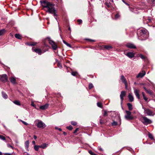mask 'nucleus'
<instances>
[{
  "instance_id": "1",
  "label": "nucleus",
  "mask_w": 155,
  "mask_h": 155,
  "mask_svg": "<svg viewBox=\"0 0 155 155\" xmlns=\"http://www.w3.org/2000/svg\"><path fill=\"white\" fill-rule=\"evenodd\" d=\"M40 2L42 7L47 8V10H46V12L53 14L54 17L57 16L54 4L46 0H41Z\"/></svg>"
},
{
  "instance_id": "2",
  "label": "nucleus",
  "mask_w": 155,
  "mask_h": 155,
  "mask_svg": "<svg viewBox=\"0 0 155 155\" xmlns=\"http://www.w3.org/2000/svg\"><path fill=\"white\" fill-rule=\"evenodd\" d=\"M137 34L139 40H144L147 38V31L145 29H142L140 30Z\"/></svg>"
},
{
  "instance_id": "3",
  "label": "nucleus",
  "mask_w": 155,
  "mask_h": 155,
  "mask_svg": "<svg viewBox=\"0 0 155 155\" xmlns=\"http://www.w3.org/2000/svg\"><path fill=\"white\" fill-rule=\"evenodd\" d=\"M140 120L143 124L145 125L150 124L152 122L151 120L143 116H141V118L140 119Z\"/></svg>"
},
{
  "instance_id": "4",
  "label": "nucleus",
  "mask_w": 155,
  "mask_h": 155,
  "mask_svg": "<svg viewBox=\"0 0 155 155\" xmlns=\"http://www.w3.org/2000/svg\"><path fill=\"white\" fill-rule=\"evenodd\" d=\"M143 109L144 110V113L147 115L149 116H153L154 114L150 109L149 108H147L144 107H143Z\"/></svg>"
},
{
  "instance_id": "5",
  "label": "nucleus",
  "mask_w": 155,
  "mask_h": 155,
  "mask_svg": "<svg viewBox=\"0 0 155 155\" xmlns=\"http://www.w3.org/2000/svg\"><path fill=\"white\" fill-rule=\"evenodd\" d=\"M126 114L124 116L126 119L127 120H131L134 119V117L131 115V112L130 111L126 110Z\"/></svg>"
},
{
  "instance_id": "6",
  "label": "nucleus",
  "mask_w": 155,
  "mask_h": 155,
  "mask_svg": "<svg viewBox=\"0 0 155 155\" xmlns=\"http://www.w3.org/2000/svg\"><path fill=\"white\" fill-rule=\"evenodd\" d=\"M47 39H48L49 44L51 46L52 48L54 50H56L58 48V46L49 37H47Z\"/></svg>"
},
{
  "instance_id": "7",
  "label": "nucleus",
  "mask_w": 155,
  "mask_h": 155,
  "mask_svg": "<svg viewBox=\"0 0 155 155\" xmlns=\"http://www.w3.org/2000/svg\"><path fill=\"white\" fill-rule=\"evenodd\" d=\"M37 126L39 128H44L46 126V125L42 121H40L37 123Z\"/></svg>"
},
{
  "instance_id": "8",
  "label": "nucleus",
  "mask_w": 155,
  "mask_h": 155,
  "mask_svg": "<svg viewBox=\"0 0 155 155\" xmlns=\"http://www.w3.org/2000/svg\"><path fill=\"white\" fill-rule=\"evenodd\" d=\"M126 95V92L125 91H122L121 92L120 95V97L121 100V103L122 104L123 103L124 100V97Z\"/></svg>"
},
{
  "instance_id": "9",
  "label": "nucleus",
  "mask_w": 155,
  "mask_h": 155,
  "mask_svg": "<svg viewBox=\"0 0 155 155\" xmlns=\"http://www.w3.org/2000/svg\"><path fill=\"white\" fill-rule=\"evenodd\" d=\"M125 54L129 58H131L134 57L135 55V53L133 52H129L125 53Z\"/></svg>"
},
{
  "instance_id": "10",
  "label": "nucleus",
  "mask_w": 155,
  "mask_h": 155,
  "mask_svg": "<svg viewBox=\"0 0 155 155\" xmlns=\"http://www.w3.org/2000/svg\"><path fill=\"white\" fill-rule=\"evenodd\" d=\"M134 93L136 97L138 99H140V97L139 94V91L135 88L134 89Z\"/></svg>"
},
{
  "instance_id": "11",
  "label": "nucleus",
  "mask_w": 155,
  "mask_h": 155,
  "mask_svg": "<svg viewBox=\"0 0 155 155\" xmlns=\"http://www.w3.org/2000/svg\"><path fill=\"white\" fill-rule=\"evenodd\" d=\"M146 74V72L144 71H142L140 72L137 76V78H142L144 77Z\"/></svg>"
},
{
  "instance_id": "12",
  "label": "nucleus",
  "mask_w": 155,
  "mask_h": 155,
  "mask_svg": "<svg viewBox=\"0 0 155 155\" xmlns=\"http://www.w3.org/2000/svg\"><path fill=\"white\" fill-rule=\"evenodd\" d=\"M126 46L130 48H136V47L133 44L128 43L126 45Z\"/></svg>"
},
{
  "instance_id": "13",
  "label": "nucleus",
  "mask_w": 155,
  "mask_h": 155,
  "mask_svg": "<svg viewBox=\"0 0 155 155\" xmlns=\"http://www.w3.org/2000/svg\"><path fill=\"white\" fill-rule=\"evenodd\" d=\"M48 106H49L48 104H46L44 105L41 106L39 108L40 109H41V110H45L48 108Z\"/></svg>"
},
{
  "instance_id": "14",
  "label": "nucleus",
  "mask_w": 155,
  "mask_h": 155,
  "mask_svg": "<svg viewBox=\"0 0 155 155\" xmlns=\"http://www.w3.org/2000/svg\"><path fill=\"white\" fill-rule=\"evenodd\" d=\"M32 50L33 51H34L36 53H38L39 55H41L42 53V51L41 49H33V48L32 49Z\"/></svg>"
},
{
  "instance_id": "15",
  "label": "nucleus",
  "mask_w": 155,
  "mask_h": 155,
  "mask_svg": "<svg viewBox=\"0 0 155 155\" xmlns=\"http://www.w3.org/2000/svg\"><path fill=\"white\" fill-rule=\"evenodd\" d=\"M121 80L122 82L125 84L126 88H127V83L125 78H121Z\"/></svg>"
},
{
  "instance_id": "16",
  "label": "nucleus",
  "mask_w": 155,
  "mask_h": 155,
  "mask_svg": "<svg viewBox=\"0 0 155 155\" xmlns=\"http://www.w3.org/2000/svg\"><path fill=\"white\" fill-rule=\"evenodd\" d=\"M128 97L130 102H132L134 101V98L133 96L130 94H129Z\"/></svg>"
},
{
  "instance_id": "17",
  "label": "nucleus",
  "mask_w": 155,
  "mask_h": 155,
  "mask_svg": "<svg viewBox=\"0 0 155 155\" xmlns=\"http://www.w3.org/2000/svg\"><path fill=\"white\" fill-rule=\"evenodd\" d=\"M48 144L46 143H43L40 146V147L42 149H45L48 146Z\"/></svg>"
},
{
  "instance_id": "18",
  "label": "nucleus",
  "mask_w": 155,
  "mask_h": 155,
  "mask_svg": "<svg viewBox=\"0 0 155 155\" xmlns=\"http://www.w3.org/2000/svg\"><path fill=\"white\" fill-rule=\"evenodd\" d=\"M25 147L26 149H27L29 147V140L26 141L25 143Z\"/></svg>"
},
{
  "instance_id": "19",
  "label": "nucleus",
  "mask_w": 155,
  "mask_h": 155,
  "mask_svg": "<svg viewBox=\"0 0 155 155\" xmlns=\"http://www.w3.org/2000/svg\"><path fill=\"white\" fill-rule=\"evenodd\" d=\"M2 97L4 99H6L7 98L8 96L7 95L5 92H4L3 91H2Z\"/></svg>"
},
{
  "instance_id": "20",
  "label": "nucleus",
  "mask_w": 155,
  "mask_h": 155,
  "mask_svg": "<svg viewBox=\"0 0 155 155\" xmlns=\"http://www.w3.org/2000/svg\"><path fill=\"white\" fill-rule=\"evenodd\" d=\"M127 106L128 107V109L129 110H132V109H133L132 106V105L131 104H130V103H127Z\"/></svg>"
},
{
  "instance_id": "21",
  "label": "nucleus",
  "mask_w": 155,
  "mask_h": 155,
  "mask_svg": "<svg viewBox=\"0 0 155 155\" xmlns=\"http://www.w3.org/2000/svg\"><path fill=\"white\" fill-rule=\"evenodd\" d=\"M40 147V146L39 145H35L34 146V149L36 151H38L39 148Z\"/></svg>"
},
{
  "instance_id": "22",
  "label": "nucleus",
  "mask_w": 155,
  "mask_h": 155,
  "mask_svg": "<svg viewBox=\"0 0 155 155\" xmlns=\"http://www.w3.org/2000/svg\"><path fill=\"white\" fill-rule=\"evenodd\" d=\"M15 37L19 39H21V35H19V34H16L15 35Z\"/></svg>"
},
{
  "instance_id": "23",
  "label": "nucleus",
  "mask_w": 155,
  "mask_h": 155,
  "mask_svg": "<svg viewBox=\"0 0 155 155\" xmlns=\"http://www.w3.org/2000/svg\"><path fill=\"white\" fill-rule=\"evenodd\" d=\"M8 78H0V81L3 82H6L8 81Z\"/></svg>"
},
{
  "instance_id": "24",
  "label": "nucleus",
  "mask_w": 155,
  "mask_h": 155,
  "mask_svg": "<svg viewBox=\"0 0 155 155\" xmlns=\"http://www.w3.org/2000/svg\"><path fill=\"white\" fill-rule=\"evenodd\" d=\"M11 82L13 84H15V78H10Z\"/></svg>"
},
{
  "instance_id": "25",
  "label": "nucleus",
  "mask_w": 155,
  "mask_h": 155,
  "mask_svg": "<svg viewBox=\"0 0 155 155\" xmlns=\"http://www.w3.org/2000/svg\"><path fill=\"white\" fill-rule=\"evenodd\" d=\"M104 48L107 49L109 50L112 48L111 46L110 45H105L104 46Z\"/></svg>"
},
{
  "instance_id": "26",
  "label": "nucleus",
  "mask_w": 155,
  "mask_h": 155,
  "mask_svg": "<svg viewBox=\"0 0 155 155\" xmlns=\"http://www.w3.org/2000/svg\"><path fill=\"white\" fill-rule=\"evenodd\" d=\"M146 92L150 95H152L153 94V92L150 90H148Z\"/></svg>"
},
{
  "instance_id": "27",
  "label": "nucleus",
  "mask_w": 155,
  "mask_h": 155,
  "mask_svg": "<svg viewBox=\"0 0 155 155\" xmlns=\"http://www.w3.org/2000/svg\"><path fill=\"white\" fill-rule=\"evenodd\" d=\"M142 94L143 95L144 99L145 100V101H147L148 100V98L145 96L144 93L143 92H142Z\"/></svg>"
},
{
  "instance_id": "28",
  "label": "nucleus",
  "mask_w": 155,
  "mask_h": 155,
  "mask_svg": "<svg viewBox=\"0 0 155 155\" xmlns=\"http://www.w3.org/2000/svg\"><path fill=\"white\" fill-rule=\"evenodd\" d=\"M139 56L142 59L145 60L146 59L145 56H144L142 54H140L139 55Z\"/></svg>"
},
{
  "instance_id": "29",
  "label": "nucleus",
  "mask_w": 155,
  "mask_h": 155,
  "mask_svg": "<svg viewBox=\"0 0 155 155\" xmlns=\"http://www.w3.org/2000/svg\"><path fill=\"white\" fill-rule=\"evenodd\" d=\"M5 32V30L3 29L0 30V35H3Z\"/></svg>"
},
{
  "instance_id": "30",
  "label": "nucleus",
  "mask_w": 155,
  "mask_h": 155,
  "mask_svg": "<svg viewBox=\"0 0 155 155\" xmlns=\"http://www.w3.org/2000/svg\"><path fill=\"white\" fill-rule=\"evenodd\" d=\"M148 137H149V138H150V139H151L152 140H153V136L150 133H149L148 134Z\"/></svg>"
},
{
  "instance_id": "31",
  "label": "nucleus",
  "mask_w": 155,
  "mask_h": 155,
  "mask_svg": "<svg viewBox=\"0 0 155 155\" xmlns=\"http://www.w3.org/2000/svg\"><path fill=\"white\" fill-rule=\"evenodd\" d=\"M13 102L15 104L17 105H20V103L19 102V101H14Z\"/></svg>"
},
{
  "instance_id": "32",
  "label": "nucleus",
  "mask_w": 155,
  "mask_h": 155,
  "mask_svg": "<svg viewBox=\"0 0 155 155\" xmlns=\"http://www.w3.org/2000/svg\"><path fill=\"white\" fill-rule=\"evenodd\" d=\"M97 105L99 107H102V104L101 102H98L97 103Z\"/></svg>"
},
{
  "instance_id": "33",
  "label": "nucleus",
  "mask_w": 155,
  "mask_h": 155,
  "mask_svg": "<svg viewBox=\"0 0 155 155\" xmlns=\"http://www.w3.org/2000/svg\"><path fill=\"white\" fill-rule=\"evenodd\" d=\"M71 74L74 76H77V75L78 74V73L76 72H72L71 73Z\"/></svg>"
},
{
  "instance_id": "34",
  "label": "nucleus",
  "mask_w": 155,
  "mask_h": 155,
  "mask_svg": "<svg viewBox=\"0 0 155 155\" xmlns=\"http://www.w3.org/2000/svg\"><path fill=\"white\" fill-rule=\"evenodd\" d=\"M117 122L113 121V122L111 123L112 126H116L117 125Z\"/></svg>"
},
{
  "instance_id": "35",
  "label": "nucleus",
  "mask_w": 155,
  "mask_h": 155,
  "mask_svg": "<svg viewBox=\"0 0 155 155\" xmlns=\"http://www.w3.org/2000/svg\"><path fill=\"white\" fill-rule=\"evenodd\" d=\"M93 87H94L93 85V84L92 83H90V84H89V86H88L89 88L90 89H91Z\"/></svg>"
},
{
  "instance_id": "36",
  "label": "nucleus",
  "mask_w": 155,
  "mask_h": 155,
  "mask_svg": "<svg viewBox=\"0 0 155 155\" xmlns=\"http://www.w3.org/2000/svg\"><path fill=\"white\" fill-rule=\"evenodd\" d=\"M63 42L64 44H65V45H66L68 46L69 47H71V45L67 43L66 41H63Z\"/></svg>"
},
{
  "instance_id": "37",
  "label": "nucleus",
  "mask_w": 155,
  "mask_h": 155,
  "mask_svg": "<svg viewBox=\"0 0 155 155\" xmlns=\"http://www.w3.org/2000/svg\"><path fill=\"white\" fill-rule=\"evenodd\" d=\"M0 139L3 140H5V137L2 135H0Z\"/></svg>"
},
{
  "instance_id": "38",
  "label": "nucleus",
  "mask_w": 155,
  "mask_h": 155,
  "mask_svg": "<svg viewBox=\"0 0 155 155\" xmlns=\"http://www.w3.org/2000/svg\"><path fill=\"white\" fill-rule=\"evenodd\" d=\"M8 76L6 74H3L0 75V78H7Z\"/></svg>"
},
{
  "instance_id": "39",
  "label": "nucleus",
  "mask_w": 155,
  "mask_h": 155,
  "mask_svg": "<svg viewBox=\"0 0 155 155\" xmlns=\"http://www.w3.org/2000/svg\"><path fill=\"white\" fill-rule=\"evenodd\" d=\"M66 127L69 130H71L72 129V127L71 126H67Z\"/></svg>"
},
{
  "instance_id": "40",
  "label": "nucleus",
  "mask_w": 155,
  "mask_h": 155,
  "mask_svg": "<svg viewBox=\"0 0 155 155\" xmlns=\"http://www.w3.org/2000/svg\"><path fill=\"white\" fill-rule=\"evenodd\" d=\"M120 16V15L118 14H116L115 15V18L116 19L119 18Z\"/></svg>"
},
{
  "instance_id": "41",
  "label": "nucleus",
  "mask_w": 155,
  "mask_h": 155,
  "mask_svg": "<svg viewBox=\"0 0 155 155\" xmlns=\"http://www.w3.org/2000/svg\"><path fill=\"white\" fill-rule=\"evenodd\" d=\"M89 153L91 155H96L94 152H92V151L90 150L89 151Z\"/></svg>"
},
{
  "instance_id": "42",
  "label": "nucleus",
  "mask_w": 155,
  "mask_h": 155,
  "mask_svg": "<svg viewBox=\"0 0 155 155\" xmlns=\"http://www.w3.org/2000/svg\"><path fill=\"white\" fill-rule=\"evenodd\" d=\"M71 124L74 126H75L77 124V123L76 122L72 121L71 122Z\"/></svg>"
},
{
  "instance_id": "43",
  "label": "nucleus",
  "mask_w": 155,
  "mask_h": 155,
  "mask_svg": "<svg viewBox=\"0 0 155 155\" xmlns=\"http://www.w3.org/2000/svg\"><path fill=\"white\" fill-rule=\"evenodd\" d=\"M22 122V123H23L24 124H25V125H28V124L26 123V122L24 121H23L21 120H20Z\"/></svg>"
},
{
  "instance_id": "44",
  "label": "nucleus",
  "mask_w": 155,
  "mask_h": 155,
  "mask_svg": "<svg viewBox=\"0 0 155 155\" xmlns=\"http://www.w3.org/2000/svg\"><path fill=\"white\" fill-rule=\"evenodd\" d=\"M31 105L35 108L36 107V105L34 104V103L33 101H32L31 102Z\"/></svg>"
},
{
  "instance_id": "45",
  "label": "nucleus",
  "mask_w": 155,
  "mask_h": 155,
  "mask_svg": "<svg viewBox=\"0 0 155 155\" xmlns=\"http://www.w3.org/2000/svg\"><path fill=\"white\" fill-rule=\"evenodd\" d=\"M107 112L106 110H104V114H103L104 116H107Z\"/></svg>"
},
{
  "instance_id": "46",
  "label": "nucleus",
  "mask_w": 155,
  "mask_h": 155,
  "mask_svg": "<svg viewBox=\"0 0 155 155\" xmlns=\"http://www.w3.org/2000/svg\"><path fill=\"white\" fill-rule=\"evenodd\" d=\"M36 43L35 42L32 43L31 44L29 45L31 46H35L36 45Z\"/></svg>"
},
{
  "instance_id": "47",
  "label": "nucleus",
  "mask_w": 155,
  "mask_h": 155,
  "mask_svg": "<svg viewBox=\"0 0 155 155\" xmlns=\"http://www.w3.org/2000/svg\"><path fill=\"white\" fill-rule=\"evenodd\" d=\"M78 130H79V128H76V129L75 130L74 132V133L75 134V133H76Z\"/></svg>"
},
{
  "instance_id": "48",
  "label": "nucleus",
  "mask_w": 155,
  "mask_h": 155,
  "mask_svg": "<svg viewBox=\"0 0 155 155\" xmlns=\"http://www.w3.org/2000/svg\"><path fill=\"white\" fill-rule=\"evenodd\" d=\"M99 122L100 124H103L104 123L103 121L101 119H100Z\"/></svg>"
},
{
  "instance_id": "49",
  "label": "nucleus",
  "mask_w": 155,
  "mask_h": 155,
  "mask_svg": "<svg viewBox=\"0 0 155 155\" xmlns=\"http://www.w3.org/2000/svg\"><path fill=\"white\" fill-rule=\"evenodd\" d=\"M86 40H88L90 41H91V42H93V41H95L94 40H91V39H85Z\"/></svg>"
},
{
  "instance_id": "50",
  "label": "nucleus",
  "mask_w": 155,
  "mask_h": 155,
  "mask_svg": "<svg viewBox=\"0 0 155 155\" xmlns=\"http://www.w3.org/2000/svg\"><path fill=\"white\" fill-rule=\"evenodd\" d=\"M55 129H58L60 131H62V130L60 128H58V127H55Z\"/></svg>"
},
{
  "instance_id": "51",
  "label": "nucleus",
  "mask_w": 155,
  "mask_h": 155,
  "mask_svg": "<svg viewBox=\"0 0 155 155\" xmlns=\"http://www.w3.org/2000/svg\"><path fill=\"white\" fill-rule=\"evenodd\" d=\"M58 67L61 68H62V65L60 64H58Z\"/></svg>"
},
{
  "instance_id": "52",
  "label": "nucleus",
  "mask_w": 155,
  "mask_h": 155,
  "mask_svg": "<svg viewBox=\"0 0 155 155\" xmlns=\"http://www.w3.org/2000/svg\"><path fill=\"white\" fill-rule=\"evenodd\" d=\"M98 149L101 151H103V149L100 147H98Z\"/></svg>"
},
{
  "instance_id": "53",
  "label": "nucleus",
  "mask_w": 155,
  "mask_h": 155,
  "mask_svg": "<svg viewBox=\"0 0 155 155\" xmlns=\"http://www.w3.org/2000/svg\"><path fill=\"white\" fill-rule=\"evenodd\" d=\"M7 146L11 148H12V149L13 148V147L12 146H11V145H10L9 144H8V145H7Z\"/></svg>"
},
{
  "instance_id": "54",
  "label": "nucleus",
  "mask_w": 155,
  "mask_h": 155,
  "mask_svg": "<svg viewBox=\"0 0 155 155\" xmlns=\"http://www.w3.org/2000/svg\"><path fill=\"white\" fill-rule=\"evenodd\" d=\"M78 22L79 23H81L82 22V20L81 19H78Z\"/></svg>"
},
{
  "instance_id": "55",
  "label": "nucleus",
  "mask_w": 155,
  "mask_h": 155,
  "mask_svg": "<svg viewBox=\"0 0 155 155\" xmlns=\"http://www.w3.org/2000/svg\"><path fill=\"white\" fill-rule=\"evenodd\" d=\"M122 1L123 2H124L125 4H126V5L128 6L129 5V4L127 3L126 2H125L124 0H123Z\"/></svg>"
},
{
  "instance_id": "56",
  "label": "nucleus",
  "mask_w": 155,
  "mask_h": 155,
  "mask_svg": "<svg viewBox=\"0 0 155 155\" xmlns=\"http://www.w3.org/2000/svg\"><path fill=\"white\" fill-rule=\"evenodd\" d=\"M34 139H35V140L36 139H37V136H35V135H34Z\"/></svg>"
},
{
  "instance_id": "57",
  "label": "nucleus",
  "mask_w": 155,
  "mask_h": 155,
  "mask_svg": "<svg viewBox=\"0 0 155 155\" xmlns=\"http://www.w3.org/2000/svg\"><path fill=\"white\" fill-rule=\"evenodd\" d=\"M143 88L144 89V90H145V91H146V92L148 90V89H147L145 87H143Z\"/></svg>"
},
{
  "instance_id": "58",
  "label": "nucleus",
  "mask_w": 155,
  "mask_h": 155,
  "mask_svg": "<svg viewBox=\"0 0 155 155\" xmlns=\"http://www.w3.org/2000/svg\"><path fill=\"white\" fill-rule=\"evenodd\" d=\"M5 154L6 155H11V153H5Z\"/></svg>"
},
{
  "instance_id": "59",
  "label": "nucleus",
  "mask_w": 155,
  "mask_h": 155,
  "mask_svg": "<svg viewBox=\"0 0 155 155\" xmlns=\"http://www.w3.org/2000/svg\"><path fill=\"white\" fill-rule=\"evenodd\" d=\"M63 134L64 135H66V133L65 132H64V133H63Z\"/></svg>"
},
{
  "instance_id": "60",
  "label": "nucleus",
  "mask_w": 155,
  "mask_h": 155,
  "mask_svg": "<svg viewBox=\"0 0 155 155\" xmlns=\"http://www.w3.org/2000/svg\"><path fill=\"white\" fill-rule=\"evenodd\" d=\"M32 143L34 144H35V142L34 141H32Z\"/></svg>"
},
{
  "instance_id": "61",
  "label": "nucleus",
  "mask_w": 155,
  "mask_h": 155,
  "mask_svg": "<svg viewBox=\"0 0 155 155\" xmlns=\"http://www.w3.org/2000/svg\"><path fill=\"white\" fill-rule=\"evenodd\" d=\"M0 155H2V153L1 152H0Z\"/></svg>"
},
{
  "instance_id": "62",
  "label": "nucleus",
  "mask_w": 155,
  "mask_h": 155,
  "mask_svg": "<svg viewBox=\"0 0 155 155\" xmlns=\"http://www.w3.org/2000/svg\"><path fill=\"white\" fill-rule=\"evenodd\" d=\"M121 78H124V76H121Z\"/></svg>"
},
{
  "instance_id": "63",
  "label": "nucleus",
  "mask_w": 155,
  "mask_h": 155,
  "mask_svg": "<svg viewBox=\"0 0 155 155\" xmlns=\"http://www.w3.org/2000/svg\"><path fill=\"white\" fill-rule=\"evenodd\" d=\"M108 6H109L108 5H107Z\"/></svg>"
},
{
  "instance_id": "64",
  "label": "nucleus",
  "mask_w": 155,
  "mask_h": 155,
  "mask_svg": "<svg viewBox=\"0 0 155 155\" xmlns=\"http://www.w3.org/2000/svg\"><path fill=\"white\" fill-rule=\"evenodd\" d=\"M108 6H109L108 5H107Z\"/></svg>"
}]
</instances>
